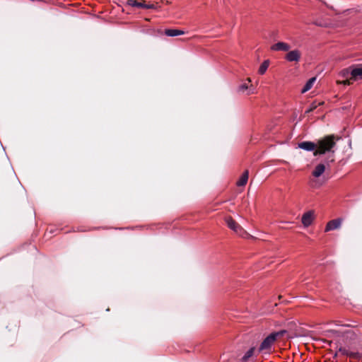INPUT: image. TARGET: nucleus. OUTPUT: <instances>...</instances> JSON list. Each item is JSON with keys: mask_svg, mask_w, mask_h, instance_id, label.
<instances>
[{"mask_svg": "<svg viewBox=\"0 0 362 362\" xmlns=\"http://www.w3.org/2000/svg\"><path fill=\"white\" fill-rule=\"evenodd\" d=\"M248 176H249V172L247 170H246L243 173V175H241V177H240V179L237 181L236 182V185L238 186V187H243V186H245L247 182V180H248Z\"/></svg>", "mask_w": 362, "mask_h": 362, "instance_id": "9b49d317", "label": "nucleus"}, {"mask_svg": "<svg viewBox=\"0 0 362 362\" xmlns=\"http://www.w3.org/2000/svg\"><path fill=\"white\" fill-rule=\"evenodd\" d=\"M351 70V79L358 80L362 79V64L353 66L350 67Z\"/></svg>", "mask_w": 362, "mask_h": 362, "instance_id": "39448f33", "label": "nucleus"}, {"mask_svg": "<svg viewBox=\"0 0 362 362\" xmlns=\"http://www.w3.org/2000/svg\"><path fill=\"white\" fill-rule=\"evenodd\" d=\"M226 223L228 227L241 237L250 236L231 216L226 218Z\"/></svg>", "mask_w": 362, "mask_h": 362, "instance_id": "7ed1b4c3", "label": "nucleus"}, {"mask_svg": "<svg viewBox=\"0 0 362 362\" xmlns=\"http://www.w3.org/2000/svg\"><path fill=\"white\" fill-rule=\"evenodd\" d=\"M269 66V60H265L263 62V63L260 65L259 68V70H258V72L259 74L261 75H263L267 69H268Z\"/></svg>", "mask_w": 362, "mask_h": 362, "instance_id": "dca6fc26", "label": "nucleus"}, {"mask_svg": "<svg viewBox=\"0 0 362 362\" xmlns=\"http://www.w3.org/2000/svg\"><path fill=\"white\" fill-rule=\"evenodd\" d=\"M325 170V165L324 163H320L316 165L312 174L315 177H319L322 175Z\"/></svg>", "mask_w": 362, "mask_h": 362, "instance_id": "9d476101", "label": "nucleus"}, {"mask_svg": "<svg viewBox=\"0 0 362 362\" xmlns=\"http://www.w3.org/2000/svg\"><path fill=\"white\" fill-rule=\"evenodd\" d=\"M321 104L322 103H319L318 104H316L315 102L313 103L310 105V108L305 111V113H310V112H313L314 110H315L317 108V105H321Z\"/></svg>", "mask_w": 362, "mask_h": 362, "instance_id": "a211bd4d", "label": "nucleus"}, {"mask_svg": "<svg viewBox=\"0 0 362 362\" xmlns=\"http://www.w3.org/2000/svg\"><path fill=\"white\" fill-rule=\"evenodd\" d=\"M144 1L141 0V2H138L136 0H128L127 4L129 6H134V7H139V8H144Z\"/></svg>", "mask_w": 362, "mask_h": 362, "instance_id": "f3484780", "label": "nucleus"}, {"mask_svg": "<svg viewBox=\"0 0 362 362\" xmlns=\"http://www.w3.org/2000/svg\"><path fill=\"white\" fill-rule=\"evenodd\" d=\"M165 34L167 36L174 37L184 34V31L177 29H166Z\"/></svg>", "mask_w": 362, "mask_h": 362, "instance_id": "f8f14e48", "label": "nucleus"}, {"mask_svg": "<svg viewBox=\"0 0 362 362\" xmlns=\"http://www.w3.org/2000/svg\"><path fill=\"white\" fill-rule=\"evenodd\" d=\"M342 223L341 218H336L332 221H329L325 227V232H328L329 230H336L341 227Z\"/></svg>", "mask_w": 362, "mask_h": 362, "instance_id": "0eeeda50", "label": "nucleus"}, {"mask_svg": "<svg viewBox=\"0 0 362 362\" xmlns=\"http://www.w3.org/2000/svg\"><path fill=\"white\" fill-rule=\"evenodd\" d=\"M314 218V211H308L303 215L301 221L305 227H308L312 224Z\"/></svg>", "mask_w": 362, "mask_h": 362, "instance_id": "423d86ee", "label": "nucleus"}, {"mask_svg": "<svg viewBox=\"0 0 362 362\" xmlns=\"http://www.w3.org/2000/svg\"><path fill=\"white\" fill-rule=\"evenodd\" d=\"M360 359L361 360V362H362V353H361V358Z\"/></svg>", "mask_w": 362, "mask_h": 362, "instance_id": "5701e85b", "label": "nucleus"}, {"mask_svg": "<svg viewBox=\"0 0 362 362\" xmlns=\"http://www.w3.org/2000/svg\"><path fill=\"white\" fill-rule=\"evenodd\" d=\"M286 332V330H281L279 332L271 333L261 343L258 349L259 352L265 351L266 353H270L272 347L274 344L276 339L283 337Z\"/></svg>", "mask_w": 362, "mask_h": 362, "instance_id": "f03ea898", "label": "nucleus"}, {"mask_svg": "<svg viewBox=\"0 0 362 362\" xmlns=\"http://www.w3.org/2000/svg\"><path fill=\"white\" fill-rule=\"evenodd\" d=\"M146 8V9H156L157 8V6H156V4H146L145 2L144 3V8Z\"/></svg>", "mask_w": 362, "mask_h": 362, "instance_id": "aec40b11", "label": "nucleus"}, {"mask_svg": "<svg viewBox=\"0 0 362 362\" xmlns=\"http://www.w3.org/2000/svg\"><path fill=\"white\" fill-rule=\"evenodd\" d=\"M339 352H340L341 354L343 355H346L347 356H349V354H350V351H349L347 349H346L344 347H340L339 349Z\"/></svg>", "mask_w": 362, "mask_h": 362, "instance_id": "412c9836", "label": "nucleus"}, {"mask_svg": "<svg viewBox=\"0 0 362 362\" xmlns=\"http://www.w3.org/2000/svg\"><path fill=\"white\" fill-rule=\"evenodd\" d=\"M255 347H251L245 355L240 358L241 362H247L250 358H251L255 353Z\"/></svg>", "mask_w": 362, "mask_h": 362, "instance_id": "ddd939ff", "label": "nucleus"}, {"mask_svg": "<svg viewBox=\"0 0 362 362\" xmlns=\"http://www.w3.org/2000/svg\"><path fill=\"white\" fill-rule=\"evenodd\" d=\"M344 85H349L350 84V82L349 80H344L341 82Z\"/></svg>", "mask_w": 362, "mask_h": 362, "instance_id": "4be33fe9", "label": "nucleus"}, {"mask_svg": "<svg viewBox=\"0 0 362 362\" xmlns=\"http://www.w3.org/2000/svg\"><path fill=\"white\" fill-rule=\"evenodd\" d=\"M340 137L334 134L327 135L317 141V148L313 153L315 156L327 153L325 163L329 165L334 161V148L337 146V141Z\"/></svg>", "mask_w": 362, "mask_h": 362, "instance_id": "f257e3e1", "label": "nucleus"}, {"mask_svg": "<svg viewBox=\"0 0 362 362\" xmlns=\"http://www.w3.org/2000/svg\"><path fill=\"white\" fill-rule=\"evenodd\" d=\"M246 81H247V83H244L242 85H240L239 87V90L244 92L245 90H246L247 89H250L249 93H253L254 92H253L252 86L251 85L250 87L248 86V83L251 82V79L250 78H247Z\"/></svg>", "mask_w": 362, "mask_h": 362, "instance_id": "4468645a", "label": "nucleus"}, {"mask_svg": "<svg viewBox=\"0 0 362 362\" xmlns=\"http://www.w3.org/2000/svg\"><path fill=\"white\" fill-rule=\"evenodd\" d=\"M316 78L315 77H313L311 78H310L307 83H305V85L304 86V87L303 88V89L301 90V93H304L307 91H308L313 86L314 82L315 81Z\"/></svg>", "mask_w": 362, "mask_h": 362, "instance_id": "2eb2a0df", "label": "nucleus"}, {"mask_svg": "<svg viewBox=\"0 0 362 362\" xmlns=\"http://www.w3.org/2000/svg\"><path fill=\"white\" fill-rule=\"evenodd\" d=\"M291 46L286 42H279L271 47V49L273 51H284L287 52L290 49Z\"/></svg>", "mask_w": 362, "mask_h": 362, "instance_id": "1a4fd4ad", "label": "nucleus"}, {"mask_svg": "<svg viewBox=\"0 0 362 362\" xmlns=\"http://www.w3.org/2000/svg\"><path fill=\"white\" fill-rule=\"evenodd\" d=\"M301 57V52L298 49L289 51L285 56V59L290 62H298Z\"/></svg>", "mask_w": 362, "mask_h": 362, "instance_id": "20e7f679", "label": "nucleus"}, {"mask_svg": "<svg viewBox=\"0 0 362 362\" xmlns=\"http://www.w3.org/2000/svg\"><path fill=\"white\" fill-rule=\"evenodd\" d=\"M325 341L327 342L329 344L332 343V341Z\"/></svg>", "mask_w": 362, "mask_h": 362, "instance_id": "b1692460", "label": "nucleus"}, {"mask_svg": "<svg viewBox=\"0 0 362 362\" xmlns=\"http://www.w3.org/2000/svg\"><path fill=\"white\" fill-rule=\"evenodd\" d=\"M298 147L308 151H315L317 148V142L303 141L298 144Z\"/></svg>", "mask_w": 362, "mask_h": 362, "instance_id": "6e6552de", "label": "nucleus"}, {"mask_svg": "<svg viewBox=\"0 0 362 362\" xmlns=\"http://www.w3.org/2000/svg\"><path fill=\"white\" fill-rule=\"evenodd\" d=\"M351 69L350 68L344 69L341 71V75L343 77H347L349 74L351 75Z\"/></svg>", "mask_w": 362, "mask_h": 362, "instance_id": "6ab92c4d", "label": "nucleus"}]
</instances>
